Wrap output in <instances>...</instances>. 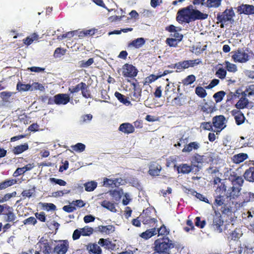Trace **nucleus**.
<instances>
[{"mask_svg": "<svg viewBox=\"0 0 254 254\" xmlns=\"http://www.w3.org/2000/svg\"><path fill=\"white\" fill-rule=\"evenodd\" d=\"M202 159L203 164H212L215 159L214 153L211 152L205 153L202 155Z\"/></svg>", "mask_w": 254, "mask_h": 254, "instance_id": "nucleus-26", "label": "nucleus"}, {"mask_svg": "<svg viewBox=\"0 0 254 254\" xmlns=\"http://www.w3.org/2000/svg\"><path fill=\"white\" fill-rule=\"evenodd\" d=\"M249 103V100L246 97H241L235 105L237 110H240L247 107Z\"/></svg>", "mask_w": 254, "mask_h": 254, "instance_id": "nucleus-31", "label": "nucleus"}, {"mask_svg": "<svg viewBox=\"0 0 254 254\" xmlns=\"http://www.w3.org/2000/svg\"><path fill=\"white\" fill-rule=\"evenodd\" d=\"M235 15L233 8H226L223 12H219L217 14V23H220V27L224 28L225 24L228 22L230 23L234 22L233 17Z\"/></svg>", "mask_w": 254, "mask_h": 254, "instance_id": "nucleus-3", "label": "nucleus"}, {"mask_svg": "<svg viewBox=\"0 0 254 254\" xmlns=\"http://www.w3.org/2000/svg\"><path fill=\"white\" fill-rule=\"evenodd\" d=\"M121 70L122 75L125 78L132 79L136 76L138 73V70L134 66L127 63L123 65Z\"/></svg>", "mask_w": 254, "mask_h": 254, "instance_id": "nucleus-4", "label": "nucleus"}, {"mask_svg": "<svg viewBox=\"0 0 254 254\" xmlns=\"http://www.w3.org/2000/svg\"><path fill=\"white\" fill-rule=\"evenodd\" d=\"M191 162L194 164H201L202 165V155L198 154L195 153L191 157Z\"/></svg>", "mask_w": 254, "mask_h": 254, "instance_id": "nucleus-40", "label": "nucleus"}, {"mask_svg": "<svg viewBox=\"0 0 254 254\" xmlns=\"http://www.w3.org/2000/svg\"><path fill=\"white\" fill-rule=\"evenodd\" d=\"M98 230L101 233L109 235L113 233L115 230V228L113 225H100L98 227Z\"/></svg>", "mask_w": 254, "mask_h": 254, "instance_id": "nucleus-27", "label": "nucleus"}, {"mask_svg": "<svg viewBox=\"0 0 254 254\" xmlns=\"http://www.w3.org/2000/svg\"><path fill=\"white\" fill-rule=\"evenodd\" d=\"M71 148L76 152H82L85 150V145L82 143H77L75 145L71 146Z\"/></svg>", "mask_w": 254, "mask_h": 254, "instance_id": "nucleus-47", "label": "nucleus"}, {"mask_svg": "<svg viewBox=\"0 0 254 254\" xmlns=\"http://www.w3.org/2000/svg\"><path fill=\"white\" fill-rule=\"evenodd\" d=\"M174 168H177L178 173L189 174L192 171L197 172L200 168H193L192 165H189L187 164H182L179 166L174 165Z\"/></svg>", "mask_w": 254, "mask_h": 254, "instance_id": "nucleus-11", "label": "nucleus"}, {"mask_svg": "<svg viewBox=\"0 0 254 254\" xmlns=\"http://www.w3.org/2000/svg\"><path fill=\"white\" fill-rule=\"evenodd\" d=\"M226 94L225 92L224 91H220L215 93L213 97L216 103L220 102L223 99Z\"/></svg>", "mask_w": 254, "mask_h": 254, "instance_id": "nucleus-42", "label": "nucleus"}, {"mask_svg": "<svg viewBox=\"0 0 254 254\" xmlns=\"http://www.w3.org/2000/svg\"><path fill=\"white\" fill-rule=\"evenodd\" d=\"M206 224V222L205 220H201V218L200 217H196L195 219V225L196 226L200 228H203L204 227Z\"/></svg>", "mask_w": 254, "mask_h": 254, "instance_id": "nucleus-64", "label": "nucleus"}, {"mask_svg": "<svg viewBox=\"0 0 254 254\" xmlns=\"http://www.w3.org/2000/svg\"><path fill=\"white\" fill-rule=\"evenodd\" d=\"M254 199V193L251 192H244L240 198V205L243 206L245 203H248Z\"/></svg>", "mask_w": 254, "mask_h": 254, "instance_id": "nucleus-18", "label": "nucleus"}, {"mask_svg": "<svg viewBox=\"0 0 254 254\" xmlns=\"http://www.w3.org/2000/svg\"><path fill=\"white\" fill-rule=\"evenodd\" d=\"M70 101V97L68 94L60 93L55 95V104L66 105Z\"/></svg>", "mask_w": 254, "mask_h": 254, "instance_id": "nucleus-15", "label": "nucleus"}, {"mask_svg": "<svg viewBox=\"0 0 254 254\" xmlns=\"http://www.w3.org/2000/svg\"><path fill=\"white\" fill-rule=\"evenodd\" d=\"M7 210L8 212L5 214L7 216L6 221L12 222L14 221L16 219V216L12 211V208L11 207V209H7Z\"/></svg>", "mask_w": 254, "mask_h": 254, "instance_id": "nucleus-52", "label": "nucleus"}, {"mask_svg": "<svg viewBox=\"0 0 254 254\" xmlns=\"http://www.w3.org/2000/svg\"><path fill=\"white\" fill-rule=\"evenodd\" d=\"M119 130L124 133L130 134L134 132V126L128 123H125L122 124L119 128Z\"/></svg>", "mask_w": 254, "mask_h": 254, "instance_id": "nucleus-19", "label": "nucleus"}, {"mask_svg": "<svg viewBox=\"0 0 254 254\" xmlns=\"http://www.w3.org/2000/svg\"><path fill=\"white\" fill-rule=\"evenodd\" d=\"M226 118L223 115L215 116L212 118V124L215 129L213 132L218 134L225 127Z\"/></svg>", "mask_w": 254, "mask_h": 254, "instance_id": "nucleus-5", "label": "nucleus"}, {"mask_svg": "<svg viewBox=\"0 0 254 254\" xmlns=\"http://www.w3.org/2000/svg\"><path fill=\"white\" fill-rule=\"evenodd\" d=\"M152 210L151 208H147L143 211L142 214L139 216L141 221L144 224H152L157 222L156 218L153 217L152 214Z\"/></svg>", "mask_w": 254, "mask_h": 254, "instance_id": "nucleus-7", "label": "nucleus"}, {"mask_svg": "<svg viewBox=\"0 0 254 254\" xmlns=\"http://www.w3.org/2000/svg\"><path fill=\"white\" fill-rule=\"evenodd\" d=\"M84 186L86 191H92L96 188L97 183L95 181L88 182L85 183Z\"/></svg>", "mask_w": 254, "mask_h": 254, "instance_id": "nucleus-38", "label": "nucleus"}, {"mask_svg": "<svg viewBox=\"0 0 254 254\" xmlns=\"http://www.w3.org/2000/svg\"><path fill=\"white\" fill-rule=\"evenodd\" d=\"M201 127L203 128L204 130H207L209 131H213L214 129H213V124L212 122H203L201 124Z\"/></svg>", "mask_w": 254, "mask_h": 254, "instance_id": "nucleus-58", "label": "nucleus"}, {"mask_svg": "<svg viewBox=\"0 0 254 254\" xmlns=\"http://www.w3.org/2000/svg\"><path fill=\"white\" fill-rule=\"evenodd\" d=\"M222 0H206L205 5L210 8H217L221 4Z\"/></svg>", "mask_w": 254, "mask_h": 254, "instance_id": "nucleus-33", "label": "nucleus"}, {"mask_svg": "<svg viewBox=\"0 0 254 254\" xmlns=\"http://www.w3.org/2000/svg\"><path fill=\"white\" fill-rule=\"evenodd\" d=\"M82 235L83 236H89L93 234V229L92 227L86 226L81 229Z\"/></svg>", "mask_w": 254, "mask_h": 254, "instance_id": "nucleus-54", "label": "nucleus"}, {"mask_svg": "<svg viewBox=\"0 0 254 254\" xmlns=\"http://www.w3.org/2000/svg\"><path fill=\"white\" fill-rule=\"evenodd\" d=\"M148 174L152 177L159 176L162 170L161 166L157 161L151 162L149 165Z\"/></svg>", "mask_w": 254, "mask_h": 254, "instance_id": "nucleus-10", "label": "nucleus"}, {"mask_svg": "<svg viewBox=\"0 0 254 254\" xmlns=\"http://www.w3.org/2000/svg\"><path fill=\"white\" fill-rule=\"evenodd\" d=\"M186 62L188 68L190 67H194L195 65L198 64L201 62V61L199 59H195L193 60H186Z\"/></svg>", "mask_w": 254, "mask_h": 254, "instance_id": "nucleus-59", "label": "nucleus"}, {"mask_svg": "<svg viewBox=\"0 0 254 254\" xmlns=\"http://www.w3.org/2000/svg\"><path fill=\"white\" fill-rule=\"evenodd\" d=\"M200 147V144L198 142H190L188 143L187 145H185V147L182 149V152L184 153H190L193 150H197Z\"/></svg>", "mask_w": 254, "mask_h": 254, "instance_id": "nucleus-17", "label": "nucleus"}, {"mask_svg": "<svg viewBox=\"0 0 254 254\" xmlns=\"http://www.w3.org/2000/svg\"><path fill=\"white\" fill-rule=\"evenodd\" d=\"M31 85L29 84H23L20 82H18L17 84L16 88L18 91H26L30 90Z\"/></svg>", "mask_w": 254, "mask_h": 254, "instance_id": "nucleus-46", "label": "nucleus"}, {"mask_svg": "<svg viewBox=\"0 0 254 254\" xmlns=\"http://www.w3.org/2000/svg\"><path fill=\"white\" fill-rule=\"evenodd\" d=\"M94 63L93 58H90L87 61L82 60L80 62V66L81 67H87Z\"/></svg>", "mask_w": 254, "mask_h": 254, "instance_id": "nucleus-62", "label": "nucleus"}, {"mask_svg": "<svg viewBox=\"0 0 254 254\" xmlns=\"http://www.w3.org/2000/svg\"><path fill=\"white\" fill-rule=\"evenodd\" d=\"M28 149V145L25 143L23 144L17 145L14 147L13 151L14 154H19Z\"/></svg>", "mask_w": 254, "mask_h": 254, "instance_id": "nucleus-34", "label": "nucleus"}, {"mask_svg": "<svg viewBox=\"0 0 254 254\" xmlns=\"http://www.w3.org/2000/svg\"><path fill=\"white\" fill-rule=\"evenodd\" d=\"M17 183V181L16 179H9L6 180L3 182L0 183V186L2 189V190L5 189L9 187L12 186V185L15 184Z\"/></svg>", "mask_w": 254, "mask_h": 254, "instance_id": "nucleus-37", "label": "nucleus"}, {"mask_svg": "<svg viewBox=\"0 0 254 254\" xmlns=\"http://www.w3.org/2000/svg\"><path fill=\"white\" fill-rule=\"evenodd\" d=\"M237 12L240 14L251 15L254 14V6L253 5L242 4L237 7Z\"/></svg>", "mask_w": 254, "mask_h": 254, "instance_id": "nucleus-12", "label": "nucleus"}, {"mask_svg": "<svg viewBox=\"0 0 254 254\" xmlns=\"http://www.w3.org/2000/svg\"><path fill=\"white\" fill-rule=\"evenodd\" d=\"M12 95V92L8 91H3L0 93V98L4 102H7Z\"/></svg>", "mask_w": 254, "mask_h": 254, "instance_id": "nucleus-57", "label": "nucleus"}, {"mask_svg": "<svg viewBox=\"0 0 254 254\" xmlns=\"http://www.w3.org/2000/svg\"><path fill=\"white\" fill-rule=\"evenodd\" d=\"M154 252L151 254H171L170 250L181 252L184 248L183 244L171 240L168 237H163L154 242Z\"/></svg>", "mask_w": 254, "mask_h": 254, "instance_id": "nucleus-1", "label": "nucleus"}, {"mask_svg": "<svg viewBox=\"0 0 254 254\" xmlns=\"http://www.w3.org/2000/svg\"><path fill=\"white\" fill-rule=\"evenodd\" d=\"M231 54H233L232 58L235 63H245L250 60V56L240 49L232 52Z\"/></svg>", "mask_w": 254, "mask_h": 254, "instance_id": "nucleus-6", "label": "nucleus"}, {"mask_svg": "<svg viewBox=\"0 0 254 254\" xmlns=\"http://www.w3.org/2000/svg\"><path fill=\"white\" fill-rule=\"evenodd\" d=\"M123 192L122 190H114L110 191L111 195L116 200L119 201L122 196Z\"/></svg>", "mask_w": 254, "mask_h": 254, "instance_id": "nucleus-49", "label": "nucleus"}, {"mask_svg": "<svg viewBox=\"0 0 254 254\" xmlns=\"http://www.w3.org/2000/svg\"><path fill=\"white\" fill-rule=\"evenodd\" d=\"M38 39V35L36 33H33L30 36L27 37L25 39H23V41L25 45L29 46L33 41H37Z\"/></svg>", "mask_w": 254, "mask_h": 254, "instance_id": "nucleus-32", "label": "nucleus"}, {"mask_svg": "<svg viewBox=\"0 0 254 254\" xmlns=\"http://www.w3.org/2000/svg\"><path fill=\"white\" fill-rule=\"evenodd\" d=\"M185 98L182 94H180L177 97H175L172 101L173 106H181L186 103Z\"/></svg>", "mask_w": 254, "mask_h": 254, "instance_id": "nucleus-30", "label": "nucleus"}, {"mask_svg": "<svg viewBox=\"0 0 254 254\" xmlns=\"http://www.w3.org/2000/svg\"><path fill=\"white\" fill-rule=\"evenodd\" d=\"M86 249L89 253L93 254H101L102 250L97 244L89 243L86 246Z\"/></svg>", "mask_w": 254, "mask_h": 254, "instance_id": "nucleus-24", "label": "nucleus"}, {"mask_svg": "<svg viewBox=\"0 0 254 254\" xmlns=\"http://www.w3.org/2000/svg\"><path fill=\"white\" fill-rule=\"evenodd\" d=\"M224 223L223 220L222 219L221 216L219 214V215H216L213 217L212 226L215 230L219 233L222 232V229L221 227L223 226Z\"/></svg>", "mask_w": 254, "mask_h": 254, "instance_id": "nucleus-16", "label": "nucleus"}, {"mask_svg": "<svg viewBox=\"0 0 254 254\" xmlns=\"http://www.w3.org/2000/svg\"><path fill=\"white\" fill-rule=\"evenodd\" d=\"M101 205L102 207L109 210L112 212H116L117 211L115 204L109 201L106 200H104L101 202Z\"/></svg>", "mask_w": 254, "mask_h": 254, "instance_id": "nucleus-35", "label": "nucleus"}, {"mask_svg": "<svg viewBox=\"0 0 254 254\" xmlns=\"http://www.w3.org/2000/svg\"><path fill=\"white\" fill-rule=\"evenodd\" d=\"M84 87H85V83L81 82L77 84L75 86H72L68 88V91L70 93L73 94L74 93L78 92L80 90L81 91L83 89Z\"/></svg>", "mask_w": 254, "mask_h": 254, "instance_id": "nucleus-36", "label": "nucleus"}, {"mask_svg": "<svg viewBox=\"0 0 254 254\" xmlns=\"http://www.w3.org/2000/svg\"><path fill=\"white\" fill-rule=\"evenodd\" d=\"M225 65L229 72H235L237 71V67L235 64H232L229 61H225Z\"/></svg>", "mask_w": 254, "mask_h": 254, "instance_id": "nucleus-45", "label": "nucleus"}, {"mask_svg": "<svg viewBox=\"0 0 254 254\" xmlns=\"http://www.w3.org/2000/svg\"><path fill=\"white\" fill-rule=\"evenodd\" d=\"M69 247L68 242L67 240H63L61 242L60 244L55 246L53 252L57 254H65L68 250Z\"/></svg>", "mask_w": 254, "mask_h": 254, "instance_id": "nucleus-13", "label": "nucleus"}, {"mask_svg": "<svg viewBox=\"0 0 254 254\" xmlns=\"http://www.w3.org/2000/svg\"><path fill=\"white\" fill-rule=\"evenodd\" d=\"M189 142V138L188 137H185L184 135H183L180 139L179 141L177 142L176 144L174 145V146L176 147H180L182 145L185 147V145L188 144Z\"/></svg>", "mask_w": 254, "mask_h": 254, "instance_id": "nucleus-43", "label": "nucleus"}, {"mask_svg": "<svg viewBox=\"0 0 254 254\" xmlns=\"http://www.w3.org/2000/svg\"><path fill=\"white\" fill-rule=\"evenodd\" d=\"M227 195L226 186L224 183H221L215 190L214 196H226L227 198Z\"/></svg>", "mask_w": 254, "mask_h": 254, "instance_id": "nucleus-23", "label": "nucleus"}, {"mask_svg": "<svg viewBox=\"0 0 254 254\" xmlns=\"http://www.w3.org/2000/svg\"><path fill=\"white\" fill-rule=\"evenodd\" d=\"M98 244L101 247H104L106 249H113L115 246L111 241L109 239H104L101 238L99 239Z\"/></svg>", "mask_w": 254, "mask_h": 254, "instance_id": "nucleus-29", "label": "nucleus"}, {"mask_svg": "<svg viewBox=\"0 0 254 254\" xmlns=\"http://www.w3.org/2000/svg\"><path fill=\"white\" fill-rule=\"evenodd\" d=\"M226 196H214L215 200L214 205L215 207L223 206L225 204V199Z\"/></svg>", "mask_w": 254, "mask_h": 254, "instance_id": "nucleus-39", "label": "nucleus"}, {"mask_svg": "<svg viewBox=\"0 0 254 254\" xmlns=\"http://www.w3.org/2000/svg\"><path fill=\"white\" fill-rule=\"evenodd\" d=\"M115 96L121 103L124 104L126 105L130 103V102L125 97V96L118 91L115 93Z\"/></svg>", "mask_w": 254, "mask_h": 254, "instance_id": "nucleus-41", "label": "nucleus"}, {"mask_svg": "<svg viewBox=\"0 0 254 254\" xmlns=\"http://www.w3.org/2000/svg\"><path fill=\"white\" fill-rule=\"evenodd\" d=\"M214 107L210 106L207 103H205L201 107V111L206 113H211L214 111Z\"/></svg>", "mask_w": 254, "mask_h": 254, "instance_id": "nucleus-50", "label": "nucleus"}, {"mask_svg": "<svg viewBox=\"0 0 254 254\" xmlns=\"http://www.w3.org/2000/svg\"><path fill=\"white\" fill-rule=\"evenodd\" d=\"M66 49L59 47L56 49L54 53V57L56 58H60L61 56L65 55Z\"/></svg>", "mask_w": 254, "mask_h": 254, "instance_id": "nucleus-51", "label": "nucleus"}, {"mask_svg": "<svg viewBox=\"0 0 254 254\" xmlns=\"http://www.w3.org/2000/svg\"><path fill=\"white\" fill-rule=\"evenodd\" d=\"M180 42L173 38H168L166 40V44L171 47H176Z\"/></svg>", "mask_w": 254, "mask_h": 254, "instance_id": "nucleus-55", "label": "nucleus"}, {"mask_svg": "<svg viewBox=\"0 0 254 254\" xmlns=\"http://www.w3.org/2000/svg\"><path fill=\"white\" fill-rule=\"evenodd\" d=\"M35 192V188L28 190H24L21 192V195L24 197L30 198Z\"/></svg>", "mask_w": 254, "mask_h": 254, "instance_id": "nucleus-63", "label": "nucleus"}, {"mask_svg": "<svg viewBox=\"0 0 254 254\" xmlns=\"http://www.w3.org/2000/svg\"><path fill=\"white\" fill-rule=\"evenodd\" d=\"M192 194L195 195L196 198L199 199L200 200L204 201L206 203H209L208 199L205 197L203 194L197 192L196 191L193 190Z\"/></svg>", "mask_w": 254, "mask_h": 254, "instance_id": "nucleus-60", "label": "nucleus"}, {"mask_svg": "<svg viewBox=\"0 0 254 254\" xmlns=\"http://www.w3.org/2000/svg\"><path fill=\"white\" fill-rule=\"evenodd\" d=\"M133 84L134 87L133 88V91L130 95L131 100L135 102H139L141 97V89L136 88L134 83Z\"/></svg>", "mask_w": 254, "mask_h": 254, "instance_id": "nucleus-21", "label": "nucleus"}, {"mask_svg": "<svg viewBox=\"0 0 254 254\" xmlns=\"http://www.w3.org/2000/svg\"><path fill=\"white\" fill-rule=\"evenodd\" d=\"M195 79L196 77L194 75H189L183 80V83L184 85H188L193 83L195 81Z\"/></svg>", "mask_w": 254, "mask_h": 254, "instance_id": "nucleus-48", "label": "nucleus"}, {"mask_svg": "<svg viewBox=\"0 0 254 254\" xmlns=\"http://www.w3.org/2000/svg\"><path fill=\"white\" fill-rule=\"evenodd\" d=\"M157 234V231L155 228L148 229L142 233L140 236L144 239L147 240L152 236Z\"/></svg>", "mask_w": 254, "mask_h": 254, "instance_id": "nucleus-28", "label": "nucleus"}, {"mask_svg": "<svg viewBox=\"0 0 254 254\" xmlns=\"http://www.w3.org/2000/svg\"><path fill=\"white\" fill-rule=\"evenodd\" d=\"M145 43V40L143 38H138L132 40L130 42L128 46L129 47H133L135 49H139L141 48Z\"/></svg>", "mask_w": 254, "mask_h": 254, "instance_id": "nucleus-22", "label": "nucleus"}, {"mask_svg": "<svg viewBox=\"0 0 254 254\" xmlns=\"http://www.w3.org/2000/svg\"><path fill=\"white\" fill-rule=\"evenodd\" d=\"M192 5L182 8L177 13L176 20L180 24L189 23L196 20H204L208 17V14L197 9H194Z\"/></svg>", "mask_w": 254, "mask_h": 254, "instance_id": "nucleus-2", "label": "nucleus"}, {"mask_svg": "<svg viewBox=\"0 0 254 254\" xmlns=\"http://www.w3.org/2000/svg\"><path fill=\"white\" fill-rule=\"evenodd\" d=\"M37 245L39 247L40 251L42 252L44 254H51L54 253L52 249V245L50 244L48 240L44 239L43 237L41 238Z\"/></svg>", "mask_w": 254, "mask_h": 254, "instance_id": "nucleus-9", "label": "nucleus"}, {"mask_svg": "<svg viewBox=\"0 0 254 254\" xmlns=\"http://www.w3.org/2000/svg\"><path fill=\"white\" fill-rule=\"evenodd\" d=\"M229 179L231 180L233 186H234L233 190L236 189L237 192H240L244 182L243 177L238 176L235 172H233L232 174H231Z\"/></svg>", "mask_w": 254, "mask_h": 254, "instance_id": "nucleus-8", "label": "nucleus"}, {"mask_svg": "<svg viewBox=\"0 0 254 254\" xmlns=\"http://www.w3.org/2000/svg\"><path fill=\"white\" fill-rule=\"evenodd\" d=\"M221 211L222 214L230 215L232 213L231 207L228 204H224L221 207Z\"/></svg>", "mask_w": 254, "mask_h": 254, "instance_id": "nucleus-53", "label": "nucleus"}, {"mask_svg": "<svg viewBox=\"0 0 254 254\" xmlns=\"http://www.w3.org/2000/svg\"><path fill=\"white\" fill-rule=\"evenodd\" d=\"M226 74V70L223 68H219L216 72V76L221 79H224L225 78Z\"/></svg>", "mask_w": 254, "mask_h": 254, "instance_id": "nucleus-61", "label": "nucleus"}, {"mask_svg": "<svg viewBox=\"0 0 254 254\" xmlns=\"http://www.w3.org/2000/svg\"><path fill=\"white\" fill-rule=\"evenodd\" d=\"M195 94L199 97L203 98L206 97L207 93L205 90L201 86H197L195 89Z\"/></svg>", "mask_w": 254, "mask_h": 254, "instance_id": "nucleus-44", "label": "nucleus"}, {"mask_svg": "<svg viewBox=\"0 0 254 254\" xmlns=\"http://www.w3.org/2000/svg\"><path fill=\"white\" fill-rule=\"evenodd\" d=\"M157 234L158 235L167 236L169 233V231L166 228L164 225L161 226L160 228L156 229Z\"/></svg>", "mask_w": 254, "mask_h": 254, "instance_id": "nucleus-56", "label": "nucleus"}, {"mask_svg": "<svg viewBox=\"0 0 254 254\" xmlns=\"http://www.w3.org/2000/svg\"><path fill=\"white\" fill-rule=\"evenodd\" d=\"M248 158L247 153H240L234 155L232 157V161L235 164H240Z\"/></svg>", "mask_w": 254, "mask_h": 254, "instance_id": "nucleus-25", "label": "nucleus"}, {"mask_svg": "<svg viewBox=\"0 0 254 254\" xmlns=\"http://www.w3.org/2000/svg\"><path fill=\"white\" fill-rule=\"evenodd\" d=\"M243 177L248 182H254V167H250L243 174Z\"/></svg>", "mask_w": 254, "mask_h": 254, "instance_id": "nucleus-20", "label": "nucleus"}, {"mask_svg": "<svg viewBox=\"0 0 254 254\" xmlns=\"http://www.w3.org/2000/svg\"><path fill=\"white\" fill-rule=\"evenodd\" d=\"M231 113L234 116L236 124L240 126L243 124L246 120L244 114L240 111L236 109L233 110Z\"/></svg>", "mask_w": 254, "mask_h": 254, "instance_id": "nucleus-14", "label": "nucleus"}]
</instances>
